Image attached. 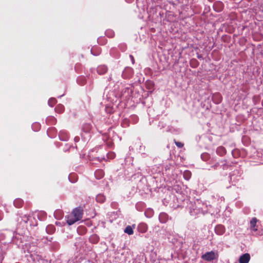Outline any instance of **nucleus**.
I'll use <instances>...</instances> for the list:
<instances>
[{
	"mask_svg": "<svg viewBox=\"0 0 263 263\" xmlns=\"http://www.w3.org/2000/svg\"><path fill=\"white\" fill-rule=\"evenodd\" d=\"M250 260V255L249 253H245L241 255L239 259V263H248Z\"/></svg>",
	"mask_w": 263,
	"mask_h": 263,
	"instance_id": "obj_7",
	"label": "nucleus"
},
{
	"mask_svg": "<svg viewBox=\"0 0 263 263\" xmlns=\"http://www.w3.org/2000/svg\"><path fill=\"white\" fill-rule=\"evenodd\" d=\"M219 165L218 163H217L216 164H215L213 166H212V167L214 168V169H216V167Z\"/></svg>",
	"mask_w": 263,
	"mask_h": 263,
	"instance_id": "obj_31",
	"label": "nucleus"
},
{
	"mask_svg": "<svg viewBox=\"0 0 263 263\" xmlns=\"http://www.w3.org/2000/svg\"><path fill=\"white\" fill-rule=\"evenodd\" d=\"M130 57L131 58L132 60V61H133V62H134V57H133V56L130 55Z\"/></svg>",
	"mask_w": 263,
	"mask_h": 263,
	"instance_id": "obj_33",
	"label": "nucleus"
},
{
	"mask_svg": "<svg viewBox=\"0 0 263 263\" xmlns=\"http://www.w3.org/2000/svg\"><path fill=\"white\" fill-rule=\"evenodd\" d=\"M95 176L97 179H100L104 176V171L102 170L98 169L95 172Z\"/></svg>",
	"mask_w": 263,
	"mask_h": 263,
	"instance_id": "obj_13",
	"label": "nucleus"
},
{
	"mask_svg": "<svg viewBox=\"0 0 263 263\" xmlns=\"http://www.w3.org/2000/svg\"><path fill=\"white\" fill-rule=\"evenodd\" d=\"M168 216L166 213L162 212L159 214V220L161 223H165L168 221Z\"/></svg>",
	"mask_w": 263,
	"mask_h": 263,
	"instance_id": "obj_9",
	"label": "nucleus"
},
{
	"mask_svg": "<svg viewBox=\"0 0 263 263\" xmlns=\"http://www.w3.org/2000/svg\"><path fill=\"white\" fill-rule=\"evenodd\" d=\"M115 157V154L114 153H110L108 154V158L110 159H113Z\"/></svg>",
	"mask_w": 263,
	"mask_h": 263,
	"instance_id": "obj_27",
	"label": "nucleus"
},
{
	"mask_svg": "<svg viewBox=\"0 0 263 263\" xmlns=\"http://www.w3.org/2000/svg\"><path fill=\"white\" fill-rule=\"evenodd\" d=\"M57 102V100L54 98H51L48 100V104L50 106L52 107Z\"/></svg>",
	"mask_w": 263,
	"mask_h": 263,
	"instance_id": "obj_24",
	"label": "nucleus"
},
{
	"mask_svg": "<svg viewBox=\"0 0 263 263\" xmlns=\"http://www.w3.org/2000/svg\"><path fill=\"white\" fill-rule=\"evenodd\" d=\"M218 257V254L213 251L206 252L202 255L201 258L206 261H211Z\"/></svg>",
	"mask_w": 263,
	"mask_h": 263,
	"instance_id": "obj_4",
	"label": "nucleus"
},
{
	"mask_svg": "<svg viewBox=\"0 0 263 263\" xmlns=\"http://www.w3.org/2000/svg\"><path fill=\"white\" fill-rule=\"evenodd\" d=\"M80 84H81V85H84V83H81Z\"/></svg>",
	"mask_w": 263,
	"mask_h": 263,
	"instance_id": "obj_38",
	"label": "nucleus"
},
{
	"mask_svg": "<svg viewBox=\"0 0 263 263\" xmlns=\"http://www.w3.org/2000/svg\"><path fill=\"white\" fill-rule=\"evenodd\" d=\"M107 70V67L104 65L99 66L97 69V72L100 75L105 73Z\"/></svg>",
	"mask_w": 263,
	"mask_h": 263,
	"instance_id": "obj_10",
	"label": "nucleus"
},
{
	"mask_svg": "<svg viewBox=\"0 0 263 263\" xmlns=\"http://www.w3.org/2000/svg\"><path fill=\"white\" fill-rule=\"evenodd\" d=\"M183 175L185 180H189L191 177L192 174L190 171L186 170L183 172Z\"/></svg>",
	"mask_w": 263,
	"mask_h": 263,
	"instance_id": "obj_23",
	"label": "nucleus"
},
{
	"mask_svg": "<svg viewBox=\"0 0 263 263\" xmlns=\"http://www.w3.org/2000/svg\"><path fill=\"white\" fill-rule=\"evenodd\" d=\"M59 136L61 140H67L68 138V135L64 131H61L59 134Z\"/></svg>",
	"mask_w": 263,
	"mask_h": 263,
	"instance_id": "obj_21",
	"label": "nucleus"
},
{
	"mask_svg": "<svg viewBox=\"0 0 263 263\" xmlns=\"http://www.w3.org/2000/svg\"><path fill=\"white\" fill-rule=\"evenodd\" d=\"M257 221V219L255 217H253L252 218L250 222V227L251 231L253 232H255L257 231V229L256 228V222Z\"/></svg>",
	"mask_w": 263,
	"mask_h": 263,
	"instance_id": "obj_8",
	"label": "nucleus"
},
{
	"mask_svg": "<svg viewBox=\"0 0 263 263\" xmlns=\"http://www.w3.org/2000/svg\"><path fill=\"white\" fill-rule=\"evenodd\" d=\"M33 219L37 218L40 221L45 220L47 217V214L44 211H37L33 214Z\"/></svg>",
	"mask_w": 263,
	"mask_h": 263,
	"instance_id": "obj_5",
	"label": "nucleus"
},
{
	"mask_svg": "<svg viewBox=\"0 0 263 263\" xmlns=\"http://www.w3.org/2000/svg\"><path fill=\"white\" fill-rule=\"evenodd\" d=\"M51 119L52 120H55V119H54V118H53V117H51Z\"/></svg>",
	"mask_w": 263,
	"mask_h": 263,
	"instance_id": "obj_37",
	"label": "nucleus"
},
{
	"mask_svg": "<svg viewBox=\"0 0 263 263\" xmlns=\"http://www.w3.org/2000/svg\"><path fill=\"white\" fill-rule=\"evenodd\" d=\"M110 80H111V77H109L108 78V81H110Z\"/></svg>",
	"mask_w": 263,
	"mask_h": 263,
	"instance_id": "obj_35",
	"label": "nucleus"
},
{
	"mask_svg": "<svg viewBox=\"0 0 263 263\" xmlns=\"http://www.w3.org/2000/svg\"><path fill=\"white\" fill-rule=\"evenodd\" d=\"M52 239V237H50L49 239L47 238L48 240L51 241V240Z\"/></svg>",
	"mask_w": 263,
	"mask_h": 263,
	"instance_id": "obj_34",
	"label": "nucleus"
},
{
	"mask_svg": "<svg viewBox=\"0 0 263 263\" xmlns=\"http://www.w3.org/2000/svg\"><path fill=\"white\" fill-rule=\"evenodd\" d=\"M95 159H97L98 161L101 162L103 159H104V157H97Z\"/></svg>",
	"mask_w": 263,
	"mask_h": 263,
	"instance_id": "obj_30",
	"label": "nucleus"
},
{
	"mask_svg": "<svg viewBox=\"0 0 263 263\" xmlns=\"http://www.w3.org/2000/svg\"><path fill=\"white\" fill-rule=\"evenodd\" d=\"M30 226H36L37 225L36 223H31V222H30Z\"/></svg>",
	"mask_w": 263,
	"mask_h": 263,
	"instance_id": "obj_32",
	"label": "nucleus"
},
{
	"mask_svg": "<svg viewBox=\"0 0 263 263\" xmlns=\"http://www.w3.org/2000/svg\"><path fill=\"white\" fill-rule=\"evenodd\" d=\"M13 204L15 207L19 208L22 206L24 201L22 198H15Z\"/></svg>",
	"mask_w": 263,
	"mask_h": 263,
	"instance_id": "obj_11",
	"label": "nucleus"
},
{
	"mask_svg": "<svg viewBox=\"0 0 263 263\" xmlns=\"http://www.w3.org/2000/svg\"><path fill=\"white\" fill-rule=\"evenodd\" d=\"M105 33H106V35L109 37H112L114 35V33L112 31H110V30L106 31Z\"/></svg>",
	"mask_w": 263,
	"mask_h": 263,
	"instance_id": "obj_26",
	"label": "nucleus"
},
{
	"mask_svg": "<svg viewBox=\"0 0 263 263\" xmlns=\"http://www.w3.org/2000/svg\"><path fill=\"white\" fill-rule=\"evenodd\" d=\"M89 240L91 243H97L99 241V237L97 234H93L90 237Z\"/></svg>",
	"mask_w": 263,
	"mask_h": 263,
	"instance_id": "obj_19",
	"label": "nucleus"
},
{
	"mask_svg": "<svg viewBox=\"0 0 263 263\" xmlns=\"http://www.w3.org/2000/svg\"><path fill=\"white\" fill-rule=\"evenodd\" d=\"M165 199H166V198H164V200H163V204H165Z\"/></svg>",
	"mask_w": 263,
	"mask_h": 263,
	"instance_id": "obj_36",
	"label": "nucleus"
},
{
	"mask_svg": "<svg viewBox=\"0 0 263 263\" xmlns=\"http://www.w3.org/2000/svg\"><path fill=\"white\" fill-rule=\"evenodd\" d=\"M226 229L223 225L218 224L215 228V232L218 235H222L224 233Z\"/></svg>",
	"mask_w": 263,
	"mask_h": 263,
	"instance_id": "obj_6",
	"label": "nucleus"
},
{
	"mask_svg": "<svg viewBox=\"0 0 263 263\" xmlns=\"http://www.w3.org/2000/svg\"><path fill=\"white\" fill-rule=\"evenodd\" d=\"M83 215V208L78 206L74 208L69 215L66 216L67 224L69 226L73 224L82 218Z\"/></svg>",
	"mask_w": 263,
	"mask_h": 263,
	"instance_id": "obj_3",
	"label": "nucleus"
},
{
	"mask_svg": "<svg viewBox=\"0 0 263 263\" xmlns=\"http://www.w3.org/2000/svg\"><path fill=\"white\" fill-rule=\"evenodd\" d=\"M145 208V204L142 202H138L136 204V208L139 211H142Z\"/></svg>",
	"mask_w": 263,
	"mask_h": 263,
	"instance_id": "obj_17",
	"label": "nucleus"
},
{
	"mask_svg": "<svg viewBox=\"0 0 263 263\" xmlns=\"http://www.w3.org/2000/svg\"><path fill=\"white\" fill-rule=\"evenodd\" d=\"M105 200V198H96V201L99 202H104Z\"/></svg>",
	"mask_w": 263,
	"mask_h": 263,
	"instance_id": "obj_28",
	"label": "nucleus"
},
{
	"mask_svg": "<svg viewBox=\"0 0 263 263\" xmlns=\"http://www.w3.org/2000/svg\"><path fill=\"white\" fill-rule=\"evenodd\" d=\"M92 128V126L89 123H85L83 125L82 130L85 133H89Z\"/></svg>",
	"mask_w": 263,
	"mask_h": 263,
	"instance_id": "obj_15",
	"label": "nucleus"
},
{
	"mask_svg": "<svg viewBox=\"0 0 263 263\" xmlns=\"http://www.w3.org/2000/svg\"><path fill=\"white\" fill-rule=\"evenodd\" d=\"M174 142H175L176 145L178 147L182 148L183 146V145H184L183 143H181L180 142L177 141H176V140H174Z\"/></svg>",
	"mask_w": 263,
	"mask_h": 263,
	"instance_id": "obj_25",
	"label": "nucleus"
},
{
	"mask_svg": "<svg viewBox=\"0 0 263 263\" xmlns=\"http://www.w3.org/2000/svg\"><path fill=\"white\" fill-rule=\"evenodd\" d=\"M20 217L22 219V220L25 223H27L29 221L31 220V217L28 214H21L20 215Z\"/></svg>",
	"mask_w": 263,
	"mask_h": 263,
	"instance_id": "obj_14",
	"label": "nucleus"
},
{
	"mask_svg": "<svg viewBox=\"0 0 263 263\" xmlns=\"http://www.w3.org/2000/svg\"><path fill=\"white\" fill-rule=\"evenodd\" d=\"M124 232L128 235H132L134 233L133 229L130 226H127L124 229Z\"/></svg>",
	"mask_w": 263,
	"mask_h": 263,
	"instance_id": "obj_22",
	"label": "nucleus"
},
{
	"mask_svg": "<svg viewBox=\"0 0 263 263\" xmlns=\"http://www.w3.org/2000/svg\"><path fill=\"white\" fill-rule=\"evenodd\" d=\"M27 251L30 254L27 257L28 262L36 263L42 259L41 255L37 254V247L34 242L26 245Z\"/></svg>",
	"mask_w": 263,
	"mask_h": 263,
	"instance_id": "obj_2",
	"label": "nucleus"
},
{
	"mask_svg": "<svg viewBox=\"0 0 263 263\" xmlns=\"http://www.w3.org/2000/svg\"><path fill=\"white\" fill-rule=\"evenodd\" d=\"M138 231L141 233H145L147 230V226L144 223H141L138 226Z\"/></svg>",
	"mask_w": 263,
	"mask_h": 263,
	"instance_id": "obj_12",
	"label": "nucleus"
},
{
	"mask_svg": "<svg viewBox=\"0 0 263 263\" xmlns=\"http://www.w3.org/2000/svg\"><path fill=\"white\" fill-rule=\"evenodd\" d=\"M216 153L220 156H223L226 153V149L222 146H219L216 149Z\"/></svg>",
	"mask_w": 263,
	"mask_h": 263,
	"instance_id": "obj_16",
	"label": "nucleus"
},
{
	"mask_svg": "<svg viewBox=\"0 0 263 263\" xmlns=\"http://www.w3.org/2000/svg\"><path fill=\"white\" fill-rule=\"evenodd\" d=\"M55 227L53 225L50 224L47 226L46 231L48 234H52L55 231Z\"/></svg>",
	"mask_w": 263,
	"mask_h": 263,
	"instance_id": "obj_18",
	"label": "nucleus"
},
{
	"mask_svg": "<svg viewBox=\"0 0 263 263\" xmlns=\"http://www.w3.org/2000/svg\"><path fill=\"white\" fill-rule=\"evenodd\" d=\"M209 155L208 154H202L201 155V158L203 160H205V158L208 157Z\"/></svg>",
	"mask_w": 263,
	"mask_h": 263,
	"instance_id": "obj_29",
	"label": "nucleus"
},
{
	"mask_svg": "<svg viewBox=\"0 0 263 263\" xmlns=\"http://www.w3.org/2000/svg\"><path fill=\"white\" fill-rule=\"evenodd\" d=\"M170 206L173 209L185 207L189 210L191 216L196 218L203 213L204 203L200 198H170Z\"/></svg>",
	"mask_w": 263,
	"mask_h": 263,
	"instance_id": "obj_1",
	"label": "nucleus"
},
{
	"mask_svg": "<svg viewBox=\"0 0 263 263\" xmlns=\"http://www.w3.org/2000/svg\"><path fill=\"white\" fill-rule=\"evenodd\" d=\"M145 216L147 218H151L153 216L154 211L151 208L147 209L144 212Z\"/></svg>",
	"mask_w": 263,
	"mask_h": 263,
	"instance_id": "obj_20",
	"label": "nucleus"
}]
</instances>
